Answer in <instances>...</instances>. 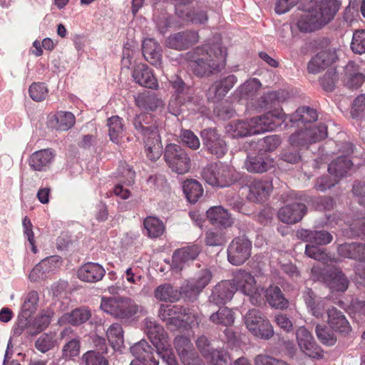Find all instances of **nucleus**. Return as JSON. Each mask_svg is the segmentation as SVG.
<instances>
[{"mask_svg": "<svg viewBox=\"0 0 365 365\" xmlns=\"http://www.w3.org/2000/svg\"><path fill=\"white\" fill-rule=\"evenodd\" d=\"M340 5L338 0H302L299 9L304 14L299 17L296 26L303 33L319 29L334 19Z\"/></svg>", "mask_w": 365, "mask_h": 365, "instance_id": "nucleus-1", "label": "nucleus"}, {"mask_svg": "<svg viewBox=\"0 0 365 365\" xmlns=\"http://www.w3.org/2000/svg\"><path fill=\"white\" fill-rule=\"evenodd\" d=\"M187 55L192 72L199 77L218 73L225 65L226 50L219 43H206Z\"/></svg>", "mask_w": 365, "mask_h": 365, "instance_id": "nucleus-2", "label": "nucleus"}, {"mask_svg": "<svg viewBox=\"0 0 365 365\" xmlns=\"http://www.w3.org/2000/svg\"><path fill=\"white\" fill-rule=\"evenodd\" d=\"M312 276L314 280L323 282L331 292H344L349 285L342 270L335 267L324 270L319 266H313Z\"/></svg>", "mask_w": 365, "mask_h": 365, "instance_id": "nucleus-3", "label": "nucleus"}, {"mask_svg": "<svg viewBox=\"0 0 365 365\" xmlns=\"http://www.w3.org/2000/svg\"><path fill=\"white\" fill-rule=\"evenodd\" d=\"M202 177L209 185L220 187L231 185L237 178L235 170L225 164H213L206 166L202 171Z\"/></svg>", "mask_w": 365, "mask_h": 365, "instance_id": "nucleus-4", "label": "nucleus"}, {"mask_svg": "<svg viewBox=\"0 0 365 365\" xmlns=\"http://www.w3.org/2000/svg\"><path fill=\"white\" fill-rule=\"evenodd\" d=\"M101 309L118 319H128L138 312V306L130 298L122 297H103L101 302Z\"/></svg>", "mask_w": 365, "mask_h": 365, "instance_id": "nucleus-5", "label": "nucleus"}, {"mask_svg": "<svg viewBox=\"0 0 365 365\" xmlns=\"http://www.w3.org/2000/svg\"><path fill=\"white\" fill-rule=\"evenodd\" d=\"M164 158L171 170L179 175H184L190 170V157L180 145L175 143L167 145Z\"/></svg>", "mask_w": 365, "mask_h": 365, "instance_id": "nucleus-6", "label": "nucleus"}, {"mask_svg": "<svg viewBox=\"0 0 365 365\" xmlns=\"http://www.w3.org/2000/svg\"><path fill=\"white\" fill-rule=\"evenodd\" d=\"M326 136L327 127L323 123H319L318 125H309L295 131L289 136V142L293 147H308Z\"/></svg>", "mask_w": 365, "mask_h": 365, "instance_id": "nucleus-7", "label": "nucleus"}, {"mask_svg": "<svg viewBox=\"0 0 365 365\" xmlns=\"http://www.w3.org/2000/svg\"><path fill=\"white\" fill-rule=\"evenodd\" d=\"M251 243L248 238L242 236L232 240L227 249V258L233 265L244 263L250 255Z\"/></svg>", "mask_w": 365, "mask_h": 365, "instance_id": "nucleus-8", "label": "nucleus"}, {"mask_svg": "<svg viewBox=\"0 0 365 365\" xmlns=\"http://www.w3.org/2000/svg\"><path fill=\"white\" fill-rule=\"evenodd\" d=\"M145 331L149 339L155 347L156 351L165 349L168 347L170 343L167 334L162 326L152 318H146L144 320Z\"/></svg>", "mask_w": 365, "mask_h": 365, "instance_id": "nucleus-9", "label": "nucleus"}, {"mask_svg": "<svg viewBox=\"0 0 365 365\" xmlns=\"http://www.w3.org/2000/svg\"><path fill=\"white\" fill-rule=\"evenodd\" d=\"M199 40L197 32L192 30L175 33L169 36L165 42V46L177 51L189 48Z\"/></svg>", "mask_w": 365, "mask_h": 365, "instance_id": "nucleus-10", "label": "nucleus"}, {"mask_svg": "<svg viewBox=\"0 0 365 365\" xmlns=\"http://www.w3.org/2000/svg\"><path fill=\"white\" fill-rule=\"evenodd\" d=\"M176 351L184 365H193L200 361L190 339L183 336L175 339Z\"/></svg>", "mask_w": 365, "mask_h": 365, "instance_id": "nucleus-11", "label": "nucleus"}, {"mask_svg": "<svg viewBox=\"0 0 365 365\" xmlns=\"http://www.w3.org/2000/svg\"><path fill=\"white\" fill-rule=\"evenodd\" d=\"M170 82L175 91L176 97L174 100L170 101L168 108L170 113L178 116L180 113V104L185 103L184 96L190 94V88L178 76H173Z\"/></svg>", "mask_w": 365, "mask_h": 365, "instance_id": "nucleus-12", "label": "nucleus"}, {"mask_svg": "<svg viewBox=\"0 0 365 365\" xmlns=\"http://www.w3.org/2000/svg\"><path fill=\"white\" fill-rule=\"evenodd\" d=\"M203 143L207 150L217 158L222 157L227 152L225 142L220 138L215 129H205L202 131Z\"/></svg>", "mask_w": 365, "mask_h": 365, "instance_id": "nucleus-13", "label": "nucleus"}, {"mask_svg": "<svg viewBox=\"0 0 365 365\" xmlns=\"http://www.w3.org/2000/svg\"><path fill=\"white\" fill-rule=\"evenodd\" d=\"M130 352L135 358L134 361L144 365H158L159 364L158 359L155 356L156 353H154L153 348L145 339L133 345L130 347Z\"/></svg>", "mask_w": 365, "mask_h": 365, "instance_id": "nucleus-14", "label": "nucleus"}, {"mask_svg": "<svg viewBox=\"0 0 365 365\" xmlns=\"http://www.w3.org/2000/svg\"><path fill=\"white\" fill-rule=\"evenodd\" d=\"M236 83L237 78L234 75L214 82L207 91V99L213 103L220 101Z\"/></svg>", "mask_w": 365, "mask_h": 365, "instance_id": "nucleus-15", "label": "nucleus"}, {"mask_svg": "<svg viewBox=\"0 0 365 365\" xmlns=\"http://www.w3.org/2000/svg\"><path fill=\"white\" fill-rule=\"evenodd\" d=\"M307 206L300 202H294L281 207L278 211L280 221L286 224H294L299 222L306 215Z\"/></svg>", "mask_w": 365, "mask_h": 365, "instance_id": "nucleus-16", "label": "nucleus"}, {"mask_svg": "<svg viewBox=\"0 0 365 365\" xmlns=\"http://www.w3.org/2000/svg\"><path fill=\"white\" fill-rule=\"evenodd\" d=\"M55 153L51 148L42 149L33 153L29 159V165L36 171H46L51 167Z\"/></svg>", "mask_w": 365, "mask_h": 365, "instance_id": "nucleus-17", "label": "nucleus"}, {"mask_svg": "<svg viewBox=\"0 0 365 365\" xmlns=\"http://www.w3.org/2000/svg\"><path fill=\"white\" fill-rule=\"evenodd\" d=\"M212 279V274L208 269H202L197 274L194 282H189L184 287V293L187 299L194 301L199 294L210 283Z\"/></svg>", "mask_w": 365, "mask_h": 365, "instance_id": "nucleus-18", "label": "nucleus"}, {"mask_svg": "<svg viewBox=\"0 0 365 365\" xmlns=\"http://www.w3.org/2000/svg\"><path fill=\"white\" fill-rule=\"evenodd\" d=\"M235 292V286L230 281H222L212 290L209 303L216 305L224 304L230 301Z\"/></svg>", "mask_w": 365, "mask_h": 365, "instance_id": "nucleus-19", "label": "nucleus"}, {"mask_svg": "<svg viewBox=\"0 0 365 365\" xmlns=\"http://www.w3.org/2000/svg\"><path fill=\"white\" fill-rule=\"evenodd\" d=\"M252 334L264 339H269L274 334L269 321L259 310L252 309Z\"/></svg>", "mask_w": 365, "mask_h": 365, "instance_id": "nucleus-20", "label": "nucleus"}, {"mask_svg": "<svg viewBox=\"0 0 365 365\" xmlns=\"http://www.w3.org/2000/svg\"><path fill=\"white\" fill-rule=\"evenodd\" d=\"M336 59V53L331 50H323L317 53L308 63L309 73L316 74L327 68Z\"/></svg>", "mask_w": 365, "mask_h": 365, "instance_id": "nucleus-21", "label": "nucleus"}, {"mask_svg": "<svg viewBox=\"0 0 365 365\" xmlns=\"http://www.w3.org/2000/svg\"><path fill=\"white\" fill-rule=\"evenodd\" d=\"M280 125V120L272 113L252 118V135L272 131Z\"/></svg>", "mask_w": 365, "mask_h": 365, "instance_id": "nucleus-22", "label": "nucleus"}, {"mask_svg": "<svg viewBox=\"0 0 365 365\" xmlns=\"http://www.w3.org/2000/svg\"><path fill=\"white\" fill-rule=\"evenodd\" d=\"M344 84L351 89H356L365 81V75L361 73L359 66L354 61H349L344 68Z\"/></svg>", "mask_w": 365, "mask_h": 365, "instance_id": "nucleus-23", "label": "nucleus"}, {"mask_svg": "<svg viewBox=\"0 0 365 365\" xmlns=\"http://www.w3.org/2000/svg\"><path fill=\"white\" fill-rule=\"evenodd\" d=\"M132 76L135 83L143 87L155 89L158 86L157 79L152 70L146 64L137 65Z\"/></svg>", "mask_w": 365, "mask_h": 365, "instance_id": "nucleus-24", "label": "nucleus"}, {"mask_svg": "<svg viewBox=\"0 0 365 365\" xmlns=\"http://www.w3.org/2000/svg\"><path fill=\"white\" fill-rule=\"evenodd\" d=\"M104 268L98 263L88 262L78 270V277L86 282L94 283L100 281L104 276Z\"/></svg>", "mask_w": 365, "mask_h": 365, "instance_id": "nucleus-25", "label": "nucleus"}, {"mask_svg": "<svg viewBox=\"0 0 365 365\" xmlns=\"http://www.w3.org/2000/svg\"><path fill=\"white\" fill-rule=\"evenodd\" d=\"M297 237L304 242L316 245H326L332 240V235L326 230H310L302 229L297 232Z\"/></svg>", "mask_w": 365, "mask_h": 365, "instance_id": "nucleus-26", "label": "nucleus"}, {"mask_svg": "<svg viewBox=\"0 0 365 365\" xmlns=\"http://www.w3.org/2000/svg\"><path fill=\"white\" fill-rule=\"evenodd\" d=\"M337 252L342 257L365 262V243H344L339 245Z\"/></svg>", "mask_w": 365, "mask_h": 365, "instance_id": "nucleus-27", "label": "nucleus"}, {"mask_svg": "<svg viewBox=\"0 0 365 365\" xmlns=\"http://www.w3.org/2000/svg\"><path fill=\"white\" fill-rule=\"evenodd\" d=\"M200 250L197 246L182 247L175 251L173 255V267L176 269H182L184 264L193 261L199 255Z\"/></svg>", "mask_w": 365, "mask_h": 365, "instance_id": "nucleus-28", "label": "nucleus"}, {"mask_svg": "<svg viewBox=\"0 0 365 365\" xmlns=\"http://www.w3.org/2000/svg\"><path fill=\"white\" fill-rule=\"evenodd\" d=\"M265 299L269 305L275 309L285 310L289 306V300L278 286L272 285L266 289Z\"/></svg>", "mask_w": 365, "mask_h": 365, "instance_id": "nucleus-29", "label": "nucleus"}, {"mask_svg": "<svg viewBox=\"0 0 365 365\" xmlns=\"http://www.w3.org/2000/svg\"><path fill=\"white\" fill-rule=\"evenodd\" d=\"M143 54L145 59L150 64L158 66L161 63L160 45L153 38L145 39L142 45Z\"/></svg>", "mask_w": 365, "mask_h": 365, "instance_id": "nucleus-30", "label": "nucleus"}, {"mask_svg": "<svg viewBox=\"0 0 365 365\" xmlns=\"http://www.w3.org/2000/svg\"><path fill=\"white\" fill-rule=\"evenodd\" d=\"M327 315L328 324L333 330L344 334L351 331V327L345 316L336 307L328 309Z\"/></svg>", "mask_w": 365, "mask_h": 365, "instance_id": "nucleus-31", "label": "nucleus"}, {"mask_svg": "<svg viewBox=\"0 0 365 365\" xmlns=\"http://www.w3.org/2000/svg\"><path fill=\"white\" fill-rule=\"evenodd\" d=\"M147 157L152 161L160 158L163 153V145L159 131L151 132V135L143 138Z\"/></svg>", "mask_w": 365, "mask_h": 365, "instance_id": "nucleus-32", "label": "nucleus"}, {"mask_svg": "<svg viewBox=\"0 0 365 365\" xmlns=\"http://www.w3.org/2000/svg\"><path fill=\"white\" fill-rule=\"evenodd\" d=\"M153 117L150 114L141 113L137 115L133 120L135 129L143 138L151 135V132L159 131L158 127L152 123Z\"/></svg>", "mask_w": 365, "mask_h": 365, "instance_id": "nucleus-33", "label": "nucleus"}, {"mask_svg": "<svg viewBox=\"0 0 365 365\" xmlns=\"http://www.w3.org/2000/svg\"><path fill=\"white\" fill-rule=\"evenodd\" d=\"M91 317V310L87 307H83L63 314L59 319L58 322L61 324L69 323L73 326H78L86 322Z\"/></svg>", "mask_w": 365, "mask_h": 365, "instance_id": "nucleus-34", "label": "nucleus"}, {"mask_svg": "<svg viewBox=\"0 0 365 365\" xmlns=\"http://www.w3.org/2000/svg\"><path fill=\"white\" fill-rule=\"evenodd\" d=\"M136 106L145 111H153L163 105L162 101L150 91L140 93L135 98Z\"/></svg>", "mask_w": 365, "mask_h": 365, "instance_id": "nucleus-35", "label": "nucleus"}, {"mask_svg": "<svg viewBox=\"0 0 365 365\" xmlns=\"http://www.w3.org/2000/svg\"><path fill=\"white\" fill-rule=\"evenodd\" d=\"M154 297L158 301L175 302L180 299V292L170 284L165 283L155 288Z\"/></svg>", "mask_w": 365, "mask_h": 365, "instance_id": "nucleus-36", "label": "nucleus"}, {"mask_svg": "<svg viewBox=\"0 0 365 365\" xmlns=\"http://www.w3.org/2000/svg\"><path fill=\"white\" fill-rule=\"evenodd\" d=\"M207 217L213 225L229 227L232 224V218L227 210L221 206H215L207 211Z\"/></svg>", "mask_w": 365, "mask_h": 365, "instance_id": "nucleus-37", "label": "nucleus"}, {"mask_svg": "<svg viewBox=\"0 0 365 365\" xmlns=\"http://www.w3.org/2000/svg\"><path fill=\"white\" fill-rule=\"evenodd\" d=\"M272 184L269 180H252V201L264 202L267 200L272 190Z\"/></svg>", "mask_w": 365, "mask_h": 365, "instance_id": "nucleus-38", "label": "nucleus"}, {"mask_svg": "<svg viewBox=\"0 0 365 365\" xmlns=\"http://www.w3.org/2000/svg\"><path fill=\"white\" fill-rule=\"evenodd\" d=\"M318 118L317 112L315 109L307 106L299 108L290 115V121L300 123L307 127L306 124L315 122Z\"/></svg>", "mask_w": 365, "mask_h": 365, "instance_id": "nucleus-39", "label": "nucleus"}, {"mask_svg": "<svg viewBox=\"0 0 365 365\" xmlns=\"http://www.w3.org/2000/svg\"><path fill=\"white\" fill-rule=\"evenodd\" d=\"M352 165V162L346 156L342 155L329 165L328 171L335 177L341 178L348 173Z\"/></svg>", "mask_w": 365, "mask_h": 365, "instance_id": "nucleus-40", "label": "nucleus"}, {"mask_svg": "<svg viewBox=\"0 0 365 365\" xmlns=\"http://www.w3.org/2000/svg\"><path fill=\"white\" fill-rule=\"evenodd\" d=\"M183 192L190 203H195L202 196L203 189L196 180H187L182 185Z\"/></svg>", "mask_w": 365, "mask_h": 365, "instance_id": "nucleus-41", "label": "nucleus"}, {"mask_svg": "<svg viewBox=\"0 0 365 365\" xmlns=\"http://www.w3.org/2000/svg\"><path fill=\"white\" fill-rule=\"evenodd\" d=\"M107 125L110 140L115 143H119L125 131L123 120L118 115L112 116L108 119Z\"/></svg>", "mask_w": 365, "mask_h": 365, "instance_id": "nucleus-42", "label": "nucleus"}, {"mask_svg": "<svg viewBox=\"0 0 365 365\" xmlns=\"http://www.w3.org/2000/svg\"><path fill=\"white\" fill-rule=\"evenodd\" d=\"M51 123L57 130H68L75 124V116L71 112L58 111L53 117Z\"/></svg>", "mask_w": 365, "mask_h": 365, "instance_id": "nucleus-43", "label": "nucleus"}, {"mask_svg": "<svg viewBox=\"0 0 365 365\" xmlns=\"http://www.w3.org/2000/svg\"><path fill=\"white\" fill-rule=\"evenodd\" d=\"M51 258L43 259L37 264L31 270L29 275V278L31 282H37L46 277V274L52 269Z\"/></svg>", "mask_w": 365, "mask_h": 365, "instance_id": "nucleus-44", "label": "nucleus"}, {"mask_svg": "<svg viewBox=\"0 0 365 365\" xmlns=\"http://www.w3.org/2000/svg\"><path fill=\"white\" fill-rule=\"evenodd\" d=\"M235 290L238 289L251 299V274L245 270H240L235 277Z\"/></svg>", "mask_w": 365, "mask_h": 365, "instance_id": "nucleus-45", "label": "nucleus"}, {"mask_svg": "<svg viewBox=\"0 0 365 365\" xmlns=\"http://www.w3.org/2000/svg\"><path fill=\"white\" fill-rule=\"evenodd\" d=\"M210 320L217 324L231 326L235 320L234 313L227 307H221L210 316Z\"/></svg>", "mask_w": 365, "mask_h": 365, "instance_id": "nucleus-46", "label": "nucleus"}, {"mask_svg": "<svg viewBox=\"0 0 365 365\" xmlns=\"http://www.w3.org/2000/svg\"><path fill=\"white\" fill-rule=\"evenodd\" d=\"M143 225L145 230L147 231L148 236L150 237H158L164 232V225L163 222L155 217H147L144 220Z\"/></svg>", "mask_w": 365, "mask_h": 365, "instance_id": "nucleus-47", "label": "nucleus"}, {"mask_svg": "<svg viewBox=\"0 0 365 365\" xmlns=\"http://www.w3.org/2000/svg\"><path fill=\"white\" fill-rule=\"evenodd\" d=\"M250 129V123L242 120L230 123L225 127L226 133L233 138L247 136Z\"/></svg>", "mask_w": 365, "mask_h": 365, "instance_id": "nucleus-48", "label": "nucleus"}, {"mask_svg": "<svg viewBox=\"0 0 365 365\" xmlns=\"http://www.w3.org/2000/svg\"><path fill=\"white\" fill-rule=\"evenodd\" d=\"M106 336L114 349L120 348L123 345L124 341L123 331L120 324L115 323L110 325L107 329Z\"/></svg>", "mask_w": 365, "mask_h": 365, "instance_id": "nucleus-49", "label": "nucleus"}, {"mask_svg": "<svg viewBox=\"0 0 365 365\" xmlns=\"http://www.w3.org/2000/svg\"><path fill=\"white\" fill-rule=\"evenodd\" d=\"M38 294L36 291H31L26 295L21 307V312L24 317H31L36 312L38 302Z\"/></svg>", "mask_w": 365, "mask_h": 365, "instance_id": "nucleus-50", "label": "nucleus"}, {"mask_svg": "<svg viewBox=\"0 0 365 365\" xmlns=\"http://www.w3.org/2000/svg\"><path fill=\"white\" fill-rule=\"evenodd\" d=\"M81 360L85 365H108V361L103 354L95 350L83 354Z\"/></svg>", "mask_w": 365, "mask_h": 365, "instance_id": "nucleus-51", "label": "nucleus"}, {"mask_svg": "<svg viewBox=\"0 0 365 365\" xmlns=\"http://www.w3.org/2000/svg\"><path fill=\"white\" fill-rule=\"evenodd\" d=\"M302 297L312 314L317 317L321 316L322 313L316 302V295L312 289L306 287L303 291Z\"/></svg>", "mask_w": 365, "mask_h": 365, "instance_id": "nucleus-52", "label": "nucleus"}, {"mask_svg": "<svg viewBox=\"0 0 365 365\" xmlns=\"http://www.w3.org/2000/svg\"><path fill=\"white\" fill-rule=\"evenodd\" d=\"M56 340L53 334H43L35 342L36 348L41 353H46L54 347Z\"/></svg>", "mask_w": 365, "mask_h": 365, "instance_id": "nucleus-53", "label": "nucleus"}, {"mask_svg": "<svg viewBox=\"0 0 365 365\" xmlns=\"http://www.w3.org/2000/svg\"><path fill=\"white\" fill-rule=\"evenodd\" d=\"M30 97L36 102H41L48 96V88L43 83H34L29 87Z\"/></svg>", "mask_w": 365, "mask_h": 365, "instance_id": "nucleus-54", "label": "nucleus"}, {"mask_svg": "<svg viewBox=\"0 0 365 365\" xmlns=\"http://www.w3.org/2000/svg\"><path fill=\"white\" fill-rule=\"evenodd\" d=\"M351 48L355 53H365V30H358L354 33Z\"/></svg>", "mask_w": 365, "mask_h": 365, "instance_id": "nucleus-55", "label": "nucleus"}, {"mask_svg": "<svg viewBox=\"0 0 365 365\" xmlns=\"http://www.w3.org/2000/svg\"><path fill=\"white\" fill-rule=\"evenodd\" d=\"M53 316V312L51 309L43 310L35 319L34 327L36 329L37 332L44 330L51 322V319Z\"/></svg>", "mask_w": 365, "mask_h": 365, "instance_id": "nucleus-56", "label": "nucleus"}, {"mask_svg": "<svg viewBox=\"0 0 365 365\" xmlns=\"http://www.w3.org/2000/svg\"><path fill=\"white\" fill-rule=\"evenodd\" d=\"M180 138L181 142L192 150H197L200 146L198 137L190 130H182Z\"/></svg>", "mask_w": 365, "mask_h": 365, "instance_id": "nucleus-57", "label": "nucleus"}, {"mask_svg": "<svg viewBox=\"0 0 365 365\" xmlns=\"http://www.w3.org/2000/svg\"><path fill=\"white\" fill-rule=\"evenodd\" d=\"M337 80L336 71L334 70H329L319 79V83L325 91L331 92L335 88Z\"/></svg>", "mask_w": 365, "mask_h": 365, "instance_id": "nucleus-58", "label": "nucleus"}, {"mask_svg": "<svg viewBox=\"0 0 365 365\" xmlns=\"http://www.w3.org/2000/svg\"><path fill=\"white\" fill-rule=\"evenodd\" d=\"M300 349L306 356L312 359H321L324 356L323 349L316 343V341H314V340L302 346Z\"/></svg>", "mask_w": 365, "mask_h": 365, "instance_id": "nucleus-59", "label": "nucleus"}, {"mask_svg": "<svg viewBox=\"0 0 365 365\" xmlns=\"http://www.w3.org/2000/svg\"><path fill=\"white\" fill-rule=\"evenodd\" d=\"M315 331L317 338L322 344L327 346H332L336 343V337L327 330L325 326L317 324Z\"/></svg>", "mask_w": 365, "mask_h": 365, "instance_id": "nucleus-60", "label": "nucleus"}, {"mask_svg": "<svg viewBox=\"0 0 365 365\" xmlns=\"http://www.w3.org/2000/svg\"><path fill=\"white\" fill-rule=\"evenodd\" d=\"M182 308L175 305L160 304L158 317L164 322H169L175 315L179 314Z\"/></svg>", "mask_w": 365, "mask_h": 365, "instance_id": "nucleus-61", "label": "nucleus"}, {"mask_svg": "<svg viewBox=\"0 0 365 365\" xmlns=\"http://www.w3.org/2000/svg\"><path fill=\"white\" fill-rule=\"evenodd\" d=\"M305 254L309 257L318 261L327 262L329 259L327 253L324 250L312 244L306 246Z\"/></svg>", "mask_w": 365, "mask_h": 365, "instance_id": "nucleus-62", "label": "nucleus"}, {"mask_svg": "<svg viewBox=\"0 0 365 365\" xmlns=\"http://www.w3.org/2000/svg\"><path fill=\"white\" fill-rule=\"evenodd\" d=\"M205 241L208 246H221L226 242L222 232L218 230L207 231Z\"/></svg>", "mask_w": 365, "mask_h": 365, "instance_id": "nucleus-63", "label": "nucleus"}, {"mask_svg": "<svg viewBox=\"0 0 365 365\" xmlns=\"http://www.w3.org/2000/svg\"><path fill=\"white\" fill-rule=\"evenodd\" d=\"M119 178L120 182L125 185L130 186L134 183L135 172L127 164L124 163L118 168Z\"/></svg>", "mask_w": 365, "mask_h": 365, "instance_id": "nucleus-64", "label": "nucleus"}]
</instances>
